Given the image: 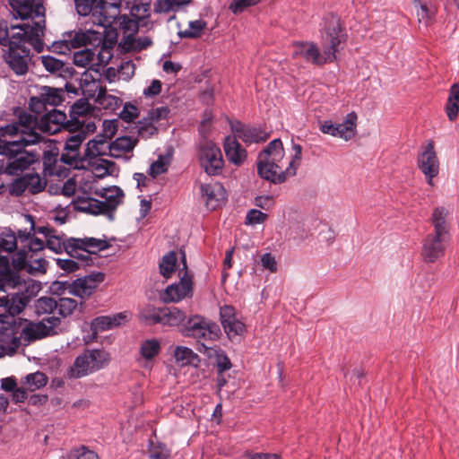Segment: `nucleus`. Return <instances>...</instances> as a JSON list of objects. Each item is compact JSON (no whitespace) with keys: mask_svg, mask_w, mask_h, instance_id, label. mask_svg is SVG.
I'll return each instance as SVG.
<instances>
[{"mask_svg":"<svg viewBox=\"0 0 459 459\" xmlns=\"http://www.w3.org/2000/svg\"><path fill=\"white\" fill-rule=\"evenodd\" d=\"M48 49L60 55H68L72 50L68 39H65V33L62 39L54 41L51 46L48 47Z\"/></svg>","mask_w":459,"mask_h":459,"instance_id":"nucleus-61","label":"nucleus"},{"mask_svg":"<svg viewBox=\"0 0 459 459\" xmlns=\"http://www.w3.org/2000/svg\"><path fill=\"white\" fill-rule=\"evenodd\" d=\"M67 456L69 459H100L97 453L85 446L72 449Z\"/></svg>","mask_w":459,"mask_h":459,"instance_id":"nucleus-53","label":"nucleus"},{"mask_svg":"<svg viewBox=\"0 0 459 459\" xmlns=\"http://www.w3.org/2000/svg\"><path fill=\"white\" fill-rule=\"evenodd\" d=\"M177 254L174 251L167 253L160 263V273L165 278H169L176 269Z\"/></svg>","mask_w":459,"mask_h":459,"instance_id":"nucleus-45","label":"nucleus"},{"mask_svg":"<svg viewBox=\"0 0 459 459\" xmlns=\"http://www.w3.org/2000/svg\"><path fill=\"white\" fill-rule=\"evenodd\" d=\"M14 16L46 28L45 8L40 0H9Z\"/></svg>","mask_w":459,"mask_h":459,"instance_id":"nucleus-11","label":"nucleus"},{"mask_svg":"<svg viewBox=\"0 0 459 459\" xmlns=\"http://www.w3.org/2000/svg\"><path fill=\"white\" fill-rule=\"evenodd\" d=\"M173 356L176 363L179 366H187L194 364L198 360V356L190 348L185 346H177L174 350Z\"/></svg>","mask_w":459,"mask_h":459,"instance_id":"nucleus-39","label":"nucleus"},{"mask_svg":"<svg viewBox=\"0 0 459 459\" xmlns=\"http://www.w3.org/2000/svg\"><path fill=\"white\" fill-rule=\"evenodd\" d=\"M171 161V154L160 155L158 160L152 162L148 172H167Z\"/></svg>","mask_w":459,"mask_h":459,"instance_id":"nucleus-58","label":"nucleus"},{"mask_svg":"<svg viewBox=\"0 0 459 459\" xmlns=\"http://www.w3.org/2000/svg\"><path fill=\"white\" fill-rule=\"evenodd\" d=\"M201 197L209 211H214L223 205L227 199V193L222 184L211 181L200 183Z\"/></svg>","mask_w":459,"mask_h":459,"instance_id":"nucleus-17","label":"nucleus"},{"mask_svg":"<svg viewBox=\"0 0 459 459\" xmlns=\"http://www.w3.org/2000/svg\"><path fill=\"white\" fill-rule=\"evenodd\" d=\"M170 452L161 445L152 446L149 451V459H169Z\"/></svg>","mask_w":459,"mask_h":459,"instance_id":"nucleus-64","label":"nucleus"},{"mask_svg":"<svg viewBox=\"0 0 459 459\" xmlns=\"http://www.w3.org/2000/svg\"><path fill=\"white\" fill-rule=\"evenodd\" d=\"M45 29L39 23L30 24V22H23L18 25H12L9 30V41L6 47L8 48H28L26 44L30 45L37 53L44 50L45 44L43 36Z\"/></svg>","mask_w":459,"mask_h":459,"instance_id":"nucleus-4","label":"nucleus"},{"mask_svg":"<svg viewBox=\"0 0 459 459\" xmlns=\"http://www.w3.org/2000/svg\"><path fill=\"white\" fill-rule=\"evenodd\" d=\"M198 161L204 172H217L224 167L222 152L212 141H204L200 144Z\"/></svg>","mask_w":459,"mask_h":459,"instance_id":"nucleus-15","label":"nucleus"},{"mask_svg":"<svg viewBox=\"0 0 459 459\" xmlns=\"http://www.w3.org/2000/svg\"><path fill=\"white\" fill-rule=\"evenodd\" d=\"M136 143L137 140L130 136L117 137L108 144L109 155L114 158H119L123 153L131 152Z\"/></svg>","mask_w":459,"mask_h":459,"instance_id":"nucleus-30","label":"nucleus"},{"mask_svg":"<svg viewBox=\"0 0 459 459\" xmlns=\"http://www.w3.org/2000/svg\"><path fill=\"white\" fill-rule=\"evenodd\" d=\"M232 130L239 139L248 144L264 143L270 137V132L261 126L244 125L241 122H237Z\"/></svg>","mask_w":459,"mask_h":459,"instance_id":"nucleus-23","label":"nucleus"},{"mask_svg":"<svg viewBox=\"0 0 459 459\" xmlns=\"http://www.w3.org/2000/svg\"><path fill=\"white\" fill-rule=\"evenodd\" d=\"M182 333L185 336L198 340L214 341L221 335V329L213 323L202 316L195 315L183 325Z\"/></svg>","mask_w":459,"mask_h":459,"instance_id":"nucleus-9","label":"nucleus"},{"mask_svg":"<svg viewBox=\"0 0 459 459\" xmlns=\"http://www.w3.org/2000/svg\"><path fill=\"white\" fill-rule=\"evenodd\" d=\"M40 58L43 66L49 73L61 72L65 65L64 61L57 59L52 56H42Z\"/></svg>","mask_w":459,"mask_h":459,"instance_id":"nucleus-54","label":"nucleus"},{"mask_svg":"<svg viewBox=\"0 0 459 459\" xmlns=\"http://www.w3.org/2000/svg\"><path fill=\"white\" fill-rule=\"evenodd\" d=\"M58 153L53 151H46L43 152L42 156V163H43V170L42 172H54V167L58 160Z\"/></svg>","mask_w":459,"mask_h":459,"instance_id":"nucleus-62","label":"nucleus"},{"mask_svg":"<svg viewBox=\"0 0 459 459\" xmlns=\"http://www.w3.org/2000/svg\"><path fill=\"white\" fill-rule=\"evenodd\" d=\"M445 111L449 121L453 122L457 118L459 113V82L451 85Z\"/></svg>","mask_w":459,"mask_h":459,"instance_id":"nucleus-33","label":"nucleus"},{"mask_svg":"<svg viewBox=\"0 0 459 459\" xmlns=\"http://www.w3.org/2000/svg\"><path fill=\"white\" fill-rule=\"evenodd\" d=\"M88 356L91 359V363L93 366V370L97 371L107 367L110 360L111 356L109 352L105 350H87Z\"/></svg>","mask_w":459,"mask_h":459,"instance_id":"nucleus-38","label":"nucleus"},{"mask_svg":"<svg viewBox=\"0 0 459 459\" xmlns=\"http://www.w3.org/2000/svg\"><path fill=\"white\" fill-rule=\"evenodd\" d=\"M94 371L88 353L85 351L75 359L73 366L67 371V376L70 378H80Z\"/></svg>","mask_w":459,"mask_h":459,"instance_id":"nucleus-29","label":"nucleus"},{"mask_svg":"<svg viewBox=\"0 0 459 459\" xmlns=\"http://www.w3.org/2000/svg\"><path fill=\"white\" fill-rule=\"evenodd\" d=\"M47 174H26L28 190L31 194H37L41 192L47 186Z\"/></svg>","mask_w":459,"mask_h":459,"instance_id":"nucleus-46","label":"nucleus"},{"mask_svg":"<svg viewBox=\"0 0 459 459\" xmlns=\"http://www.w3.org/2000/svg\"><path fill=\"white\" fill-rule=\"evenodd\" d=\"M60 323V318L55 316L45 317L38 323L18 317V348L21 345L27 346L37 340L56 334V328Z\"/></svg>","mask_w":459,"mask_h":459,"instance_id":"nucleus-5","label":"nucleus"},{"mask_svg":"<svg viewBox=\"0 0 459 459\" xmlns=\"http://www.w3.org/2000/svg\"><path fill=\"white\" fill-rule=\"evenodd\" d=\"M227 159L235 165L242 164L247 156V150L235 138L228 136L224 143Z\"/></svg>","mask_w":459,"mask_h":459,"instance_id":"nucleus-27","label":"nucleus"},{"mask_svg":"<svg viewBox=\"0 0 459 459\" xmlns=\"http://www.w3.org/2000/svg\"><path fill=\"white\" fill-rule=\"evenodd\" d=\"M186 319V314L176 307H162L161 325L178 326Z\"/></svg>","mask_w":459,"mask_h":459,"instance_id":"nucleus-34","label":"nucleus"},{"mask_svg":"<svg viewBox=\"0 0 459 459\" xmlns=\"http://www.w3.org/2000/svg\"><path fill=\"white\" fill-rule=\"evenodd\" d=\"M122 0H97L92 22L104 28L119 30L120 15L123 13Z\"/></svg>","mask_w":459,"mask_h":459,"instance_id":"nucleus-8","label":"nucleus"},{"mask_svg":"<svg viewBox=\"0 0 459 459\" xmlns=\"http://www.w3.org/2000/svg\"><path fill=\"white\" fill-rule=\"evenodd\" d=\"M27 250L25 248H21L13 257L12 265L13 267V272L17 273L21 270H25L27 272V266L29 261H27ZM13 271V269H11Z\"/></svg>","mask_w":459,"mask_h":459,"instance_id":"nucleus-56","label":"nucleus"},{"mask_svg":"<svg viewBox=\"0 0 459 459\" xmlns=\"http://www.w3.org/2000/svg\"><path fill=\"white\" fill-rule=\"evenodd\" d=\"M109 245L106 240L95 238H71L68 248L74 255V258L82 261V264H90L91 255H97L98 251L108 248Z\"/></svg>","mask_w":459,"mask_h":459,"instance_id":"nucleus-12","label":"nucleus"},{"mask_svg":"<svg viewBox=\"0 0 459 459\" xmlns=\"http://www.w3.org/2000/svg\"><path fill=\"white\" fill-rule=\"evenodd\" d=\"M24 384L29 391H35L48 384L47 376L39 371L26 376Z\"/></svg>","mask_w":459,"mask_h":459,"instance_id":"nucleus-47","label":"nucleus"},{"mask_svg":"<svg viewBox=\"0 0 459 459\" xmlns=\"http://www.w3.org/2000/svg\"><path fill=\"white\" fill-rule=\"evenodd\" d=\"M22 175V177L16 178L12 184L9 185L8 189L10 195L20 196L25 190L28 189L26 174Z\"/></svg>","mask_w":459,"mask_h":459,"instance_id":"nucleus-59","label":"nucleus"},{"mask_svg":"<svg viewBox=\"0 0 459 459\" xmlns=\"http://www.w3.org/2000/svg\"><path fill=\"white\" fill-rule=\"evenodd\" d=\"M69 119H67L66 114L63 111L57 110L52 108L50 110L46 112L40 118L39 126L40 128L47 133L51 134H56L61 129L72 131L68 126Z\"/></svg>","mask_w":459,"mask_h":459,"instance_id":"nucleus-22","label":"nucleus"},{"mask_svg":"<svg viewBox=\"0 0 459 459\" xmlns=\"http://www.w3.org/2000/svg\"><path fill=\"white\" fill-rule=\"evenodd\" d=\"M104 280L105 274L101 272L78 278L71 283L69 294L81 299L89 298Z\"/></svg>","mask_w":459,"mask_h":459,"instance_id":"nucleus-18","label":"nucleus"},{"mask_svg":"<svg viewBox=\"0 0 459 459\" xmlns=\"http://www.w3.org/2000/svg\"><path fill=\"white\" fill-rule=\"evenodd\" d=\"M162 307H157L152 304H145L139 309V320L146 325H160Z\"/></svg>","mask_w":459,"mask_h":459,"instance_id":"nucleus-35","label":"nucleus"},{"mask_svg":"<svg viewBox=\"0 0 459 459\" xmlns=\"http://www.w3.org/2000/svg\"><path fill=\"white\" fill-rule=\"evenodd\" d=\"M59 160L74 169H83L91 172L95 170L85 153L81 156L80 152L64 150Z\"/></svg>","mask_w":459,"mask_h":459,"instance_id":"nucleus-26","label":"nucleus"},{"mask_svg":"<svg viewBox=\"0 0 459 459\" xmlns=\"http://www.w3.org/2000/svg\"><path fill=\"white\" fill-rule=\"evenodd\" d=\"M91 112V105L86 99L76 100L70 108V119L68 126L71 130L77 129L81 126L80 120Z\"/></svg>","mask_w":459,"mask_h":459,"instance_id":"nucleus-28","label":"nucleus"},{"mask_svg":"<svg viewBox=\"0 0 459 459\" xmlns=\"http://www.w3.org/2000/svg\"><path fill=\"white\" fill-rule=\"evenodd\" d=\"M260 0H232L229 5V10L234 13H241L246 8L256 5Z\"/></svg>","mask_w":459,"mask_h":459,"instance_id":"nucleus-60","label":"nucleus"},{"mask_svg":"<svg viewBox=\"0 0 459 459\" xmlns=\"http://www.w3.org/2000/svg\"><path fill=\"white\" fill-rule=\"evenodd\" d=\"M18 317L0 314V349L13 353L18 349Z\"/></svg>","mask_w":459,"mask_h":459,"instance_id":"nucleus-16","label":"nucleus"},{"mask_svg":"<svg viewBox=\"0 0 459 459\" xmlns=\"http://www.w3.org/2000/svg\"><path fill=\"white\" fill-rule=\"evenodd\" d=\"M284 148L280 138L271 141L257 156V172H277L282 169Z\"/></svg>","mask_w":459,"mask_h":459,"instance_id":"nucleus-10","label":"nucleus"},{"mask_svg":"<svg viewBox=\"0 0 459 459\" xmlns=\"http://www.w3.org/2000/svg\"><path fill=\"white\" fill-rule=\"evenodd\" d=\"M106 123L105 121V131L106 134L108 133L109 135L99 134L94 139L90 140L87 143L84 153L95 170L104 169V172H115L117 169L116 163L102 158V156L106 154L105 148L108 147L109 144L108 138L113 136L116 131L113 121H110L107 126Z\"/></svg>","mask_w":459,"mask_h":459,"instance_id":"nucleus-6","label":"nucleus"},{"mask_svg":"<svg viewBox=\"0 0 459 459\" xmlns=\"http://www.w3.org/2000/svg\"><path fill=\"white\" fill-rule=\"evenodd\" d=\"M74 208L77 212H85L91 215H105L102 203L100 200L90 197L83 194L78 195L72 201Z\"/></svg>","mask_w":459,"mask_h":459,"instance_id":"nucleus-25","label":"nucleus"},{"mask_svg":"<svg viewBox=\"0 0 459 459\" xmlns=\"http://www.w3.org/2000/svg\"><path fill=\"white\" fill-rule=\"evenodd\" d=\"M448 210L444 206L436 207L431 214L433 230L422 240L420 256L425 264H434L443 258L450 243V226L447 222Z\"/></svg>","mask_w":459,"mask_h":459,"instance_id":"nucleus-1","label":"nucleus"},{"mask_svg":"<svg viewBox=\"0 0 459 459\" xmlns=\"http://www.w3.org/2000/svg\"><path fill=\"white\" fill-rule=\"evenodd\" d=\"M220 319L225 333L230 340L242 336L246 332L245 324L237 318L236 309L230 305L221 307Z\"/></svg>","mask_w":459,"mask_h":459,"instance_id":"nucleus-19","label":"nucleus"},{"mask_svg":"<svg viewBox=\"0 0 459 459\" xmlns=\"http://www.w3.org/2000/svg\"><path fill=\"white\" fill-rule=\"evenodd\" d=\"M40 93L47 106L55 108L64 101V91L61 89L44 86Z\"/></svg>","mask_w":459,"mask_h":459,"instance_id":"nucleus-42","label":"nucleus"},{"mask_svg":"<svg viewBox=\"0 0 459 459\" xmlns=\"http://www.w3.org/2000/svg\"><path fill=\"white\" fill-rule=\"evenodd\" d=\"M56 299L51 297H41L35 302V313L39 316L43 315H51L56 312Z\"/></svg>","mask_w":459,"mask_h":459,"instance_id":"nucleus-43","label":"nucleus"},{"mask_svg":"<svg viewBox=\"0 0 459 459\" xmlns=\"http://www.w3.org/2000/svg\"><path fill=\"white\" fill-rule=\"evenodd\" d=\"M95 193L104 199V201H100V203H102L105 216H107L109 221H113L115 212L123 203L125 197L123 190L117 186H112L98 189Z\"/></svg>","mask_w":459,"mask_h":459,"instance_id":"nucleus-21","label":"nucleus"},{"mask_svg":"<svg viewBox=\"0 0 459 459\" xmlns=\"http://www.w3.org/2000/svg\"><path fill=\"white\" fill-rule=\"evenodd\" d=\"M110 322L109 316H100L94 318L91 323V329L93 334L96 335L99 332L112 329Z\"/></svg>","mask_w":459,"mask_h":459,"instance_id":"nucleus-55","label":"nucleus"},{"mask_svg":"<svg viewBox=\"0 0 459 459\" xmlns=\"http://www.w3.org/2000/svg\"><path fill=\"white\" fill-rule=\"evenodd\" d=\"M183 263L184 268L179 272V281L169 285L160 296L164 303L179 302L185 298H189L193 295V280L187 272L185 256L183 257Z\"/></svg>","mask_w":459,"mask_h":459,"instance_id":"nucleus-13","label":"nucleus"},{"mask_svg":"<svg viewBox=\"0 0 459 459\" xmlns=\"http://www.w3.org/2000/svg\"><path fill=\"white\" fill-rule=\"evenodd\" d=\"M419 166L421 172H437L438 160L432 143L427 145L425 151L420 156Z\"/></svg>","mask_w":459,"mask_h":459,"instance_id":"nucleus-31","label":"nucleus"},{"mask_svg":"<svg viewBox=\"0 0 459 459\" xmlns=\"http://www.w3.org/2000/svg\"><path fill=\"white\" fill-rule=\"evenodd\" d=\"M294 56L302 57L306 62L314 65L322 66L327 63H333L336 59V56L332 53L328 54L324 48L323 53L320 52L317 45L312 41H297L293 43Z\"/></svg>","mask_w":459,"mask_h":459,"instance_id":"nucleus-14","label":"nucleus"},{"mask_svg":"<svg viewBox=\"0 0 459 459\" xmlns=\"http://www.w3.org/2000/svg\"><path fill=\"white\" fill-rule=\"evenodd\" d=\"M97 0H74L76 12L81 16H87L90 13L94 18L95 2Z\"/></svg>","mask_w":459,"mask_h":459,"instance_id":"nucleus-57","label":"nucleus"},{"mask_svg":"<svg viewBox=\"0 0 459 459\" xmlns=\"http://www.w3.org/2000/svg\"><path fill=\"white\" fill-rule=\"evenodd\" d=\"M70 135L67 136L65 143V151L79 152L82 142L86 139L85 134L79 131H68Z\"/></svg>","mask_w":459,"mask_h":459,"instance_id":"nucleus-50","label":"nucleus"},{"mask_svg":"<svg viewBox=\"0 0 459 459\" xmlns=\"http://www.w3.org/2000/svg\"><path fill=\"white\" fill-rule=\"evenodd\" d=\"M96 101L105 109L116 110L122 104L120 98L107 93L106 88L100 87Z\"/></svg>","mask_w":459,"mask_h":459,"instance_id":"nucleus-41","label":"nucleus"},{"mask_svg":"<svg viewBox=\"0 0 459 459\" xmlns=\"http://www.w3.org/2000/svg\"><path fill=\"white\" fill-rule=\"evenodd\" d=\"M322 41L325 49L328 54L336 56L339 51V46L346 41L347 34L341 24V19L338 14L329 13L323 19L321 29Z\"/></svg>","mask_w":459,"mask_h":459,"instance_id":"nucleus-7","label":"nucleus"},{"mask_svg":"<svg viewBox=\"0 0 459 459\" xmlns=\"http://www.w3.org/2000/svg\"><path fill=\"white\" fill-rule=\"evenodd\" d=\"M159 174H134V179L137 181V186L141 187V191L143 188H147L152 194H157L160 190V184L157 183V176Z\"/></svg>","mask_w":459,"mask_h":459,"instance_id":"nucleus-40","label":"nucleus"},{"mask_svg":"<svg viewBox=\"0 0 459 459\" xmlns=\"http://www.w3.org/2000/svg\"><path fill=\"white\" fill-rule=\"evenodd\" d=\"M40 135L33 134L20 140L7 141L6 143H0V154L7 157L6 169L0 172H23L30 165L37 161L34 154L24 150L26 146L39 142Z\"/></svg>","mask_w":459,"mask_h":459,"instance_id":"nucleus-3","label":"nucleus"},{"mask_svg":"<svg viewBox=\"0 0 459 459\" xmlns=\"http://www.w3.org/2000/svg\"><path fill=\"white\" fill-rule=\"evenodd\" d=\"M95 32L89 30L82 31L79 30L77 31L71 30L65 32V39H68L71 48H79L91 43L95 36Z\"/></svg>","mask_w":459,"mask_h":459,"instance_id":"nucleus-32","label":"nucleus"},{"mask_svg":"<svg viewBox=\"0 0 459 459\" xmlns=\"http://www.w3.org/2000/svg\"><path fill=\"white\" fill-rule=\"evenodd\" d=\"M188 29L185 30H179L178 36L180 39H199L203 31L207 27V22L203 19L190 21L188 22Z\"/></svg>","mask_w":459,"mask_h":459,"instance_id":"nucleus-37","label":"nucleus"},{"mask_svg":"<svg viewBox=\"0 0 459 459\" xmlns=\"http://www.w3.org/2000/svg\"><path fill=\"white\" fill-rule=\"evenodd\" d=\"M56 304V312L62 317L72 315L78 306V302L71 298H59Z\"/></svg>","mask_w":459,"mask_h":459,"instance_id":"nucleus-49","label":"nucleus"},{"mask_svg":"<svg viewBox=\"0 0 459 459\" xmlns=\"http://www.w3.org/2000/svg\"><path fill=\"white\" fill-rule=\"evenodd\" d=\"M413 4L420 21L428 20L435 13L431 0H413Z\"/></svg>","mask_w":459,"mask_h":459,"instance_id":"nucleus-48","label":"nucleus"},{"mask_svg":"<svg viewBox=\"0 0 459 459\" xmlns=\"http://www.w3.org/2000/svg\"><path fill=\"white\" fill-rule=\"evenodd\" d=\"M160 343L157 339H148L142 342L140 354L145 360H152L159 355Z\"/></svg>","mask_w":459,"mask_h":459,"instance_id":"nucleus-44","label":"nucleus"},{"mask_svg":"<svg viewBox=\"0 0 459 459\" xmlns=\"http://www.w3.org/2000/svg\"><path fill=\"white\" fill-rule=\"evenodd\" d=\"M119 20V30L127 38L135 35L140 29L152 30V0H126Z\"/></svg>","mask_w":459,"mask_h":459,"instance_id":"nucleus-2","label":"nucleus"},{"mask_svg":"<svg viewBox=\"0 0 459 459\" xmlns=\"http://www.w3.org/2000/svg\"><path fill=\"white\" fill-rule=\"evenodd\" d=\"M302 159V147L299 143H292V153L290 155V160L288 163V167L285 170H281V172H290V170H293L294 172L299 168L300 162Z\"/></svg>","mask_w":459,"mask_h":459,"instance_id":"nucleus-51","label":"nucleus"},{"mask_svg":"<svg viewBox=\"0 0 459 459\" xmlns=\"http://www.w3.org/2000/svg\"><path fill=\"white\" fill-rule=\"evenodd\" d=\"M71 242L70 238H65V235H56V233H52L48 238H47V247L50 250L60 254L63 251H65L66 254L74 258V255L70 251V248H68V244Z\"/></svg>","mask_w":459,"mask_h":459,"instance_id":"nucleus-36","label":"nucleus"},{"mask_svg":"<svg viewBox=\"0 0 459 459\" xmlns=\"http://www.w3.org/2000/svg\"><path fill=\"white\" fill-rule=\"evenodd\" d=\"M356 120L357 115L351 112L346 116L345 120L341 124L333 123L331 120L324 121L320 130L324 134L350 140L354 135Z\"/></svg>","mask_w":459,"mask_h":459,"instance_id":"nucleus-20","label":"nucleus"},{"mask_svg":"<svg viewBox=\"0 0 459 459\" xmlns=\"http://www.w3.org/2000/svg\"><path fill=\"white\" fill-rule=\"evenodd\" d=\"M170 113V109L169 107H160L156 108H152L147 115L145 120H150L151 122H158L162 119H166Z\"/></svg>","mask_w":459,"mask_h":459,"instance_id":"nucleus-63","label":"nucleus"},{"mask_svg":"<svg viewBox=\"0 0 459 459\" xmlns=\"http://www.w3.org/2000/svg\"><path fill=\"white\" fill-rule=\"evenodd\" d=\"M30 48H8L4 57L10 68L17 75H23L28 72V63L30 60Z\"/></svg>","mask_w":459,"mask_h":459,"instance_id":"nucleus-24","label":"nucleus"},{"mask_svg":"<svg viewBox=\"0 0 459 459\" xmlns=\"http://www.w3.org/2000/svg\"><path fill=\"white\" fill-rule=\"evenodd\" d=\"M74 258H73V257L65 258H65H56L55 261H56V264L58 268H60L61 270H63L64 272L68 273H74V272L77 271L80 267L87 265V264H82V261H80V260L74 261Z\"/></svg>","mask_w":459,"mask_h":459,"instance_id":"nucleus-52","label":"nucleus"}]
</instances>
